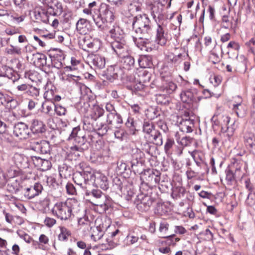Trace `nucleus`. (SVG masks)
<instances>
[{"label":"nucleus","instance_id":"nucleus-1","mask_svg":"<svg viewBox=\"0 0 255 255\" xmlns=\"http://www.w3.org/2000/svg\"><path fill=\"white\" fill-rule=\"evenodd\" d=\"M78 204V202L72 198L68 199L64 202L59 201L54 204L52 213L61 220L66 221L71 218L73 210Z\"/></svg>","mask_w":255,"mask_h":255},{"label":"nucleus","instance_id":"nucleus-2","mask_svg":"<svg viewBox=\"0 0 255 255\" xmlns=\"http://www.w3.org/2000/svg\"><path fill=\"white\" fill-rule=\"evenodd\" d=\"M92 18L97 27L103 30L105 23L114 22L115 15L110 6L102 3L99 8L93 10Z\"/></svg>","mask_w":255,"mask_h":255},{"label":"nucleus","instance_id":"nucleus-3","mask_svg":"<svg viewBox=\"0 0 255 255\" xmlns=\"http://www.w3.org/2000/svg\"><path fill=\"white\" fill-rule=\"evenodd\" d=\"M151 22L145 14L138 15L134 17L132 23L133 28L137 33L150 34L151 33Z\"/></svg>","mask_w":255,"mask_h":255},{"label":"nucleus","instance_id":"nucleus-4","mask_svg":"<svg viewBox=\"0 0 255 255\" xmlns=\"http://www.w3.org/2000/svg\"><path fill=\"white\" fill-rule=\"evenodd\" d=\"M91 170H83L82 172H78L74 174L73 180L75 184L79 186L81 188L86 191V195L89 196L90 192L89 189L91 188Z\"/></svg>","mask_w":255,"mask_h":255},{"label":"nucleus","instance_id":"nucleus-5","mask_svg":"<svg viewBox=\"0 0 255 255\" xmlns=\"http://www.w3.org/2000/svg\"><path fill=\"white\" fill-rule=\"evenodd\" d=\"M177 48H175L174 51H169L165 54L164 67L173 70L175 66L185 60L187 55L184 53L177 52Z\"/></svg>","mask_w":255,"mask_h":255},{"label":"nucleus","instance_id":"nucleus-6","mask_svg":"<svg viewBox=\"0 0 255 255\" xmlns=\"http://www.w3.org/2000/svg\"><path fill=\"white\" fill-rule=\"evenodd\" d=\"M143 131L146 134L148 141L157 145L162 144V137L161 133L155 129L153 124L149 121L144 122L143 125Z\"/></svg>","mask_w":255,"mask_h":255},{"label":"nucleus","instance_id":"nucleus-7","mask_svg":"<svg viewBox=\"0 0 255 255\" xmlns=\"http://www.w3.org/2000/svg\"><path fill=\"white\" fill-rule=\"evenodd\" d=\"M90 192V195H91L94 199L90 201V203L94 206L100 207L103 211H106L108 210L110 204V200L109 198L101 190L98 189L92 190L91 192Z\"/></svg>","mask_w":255,"mask_h":255},{"label":"nucleus","instance_id":"nucleus-8","mask_svg":"<svg viewBox=\"0 0 255 255\" xmlns=\"http://www.w3.org/2000/svg\"><path fill=\"white\" fill-rule=\"evenodd\" d=\"M91 183L97 187H100L104 190L109 188V183L107 177L100 172L93 171L91 169Z\"/></svg>","mask_w":255,"mask_h":255},{"label":"nucleus","instance_id":"nucleus-9","mask_svg":"<svg viewBox=\"0 0 255 255\" xmlns=\"http://www.w3.org/2000/svg\"><path fill=\"white\" fill-rule=\"evenodd\" d=\"M111 46L119 57L128 54V46L123 39L115 40L111 43Z\"/></svg>","mask_w":255,"mask_h":255},{"label":"nucleus","instance_id":"nucleus-10","mask_svg":"<svg viewBox=\"0 0 255 255\" xmlns=\"http://www.w3.org/2000/svg\"><path fill=\"white\" fill-rule=\"evenodd\" d=\"M98 44L99 41L97 39H93L89 35H86L80 42L82 48L85 51L97 50L99 49Z\"/></svg>","mask_w":255,"mask_h":255},{"label":"nucleus","instance_id":"nucleus-11","mask_svg":"<svg viewBox=\"0 0 255 255\" xmlns=\"http://www.w3.org/2000/svg\"><path fill=\"white\" fill-rule=\"evenodd\" d=\"M155 42L162 46H164L168 41V33L165 28L160 24H158L156 30Z\"/></svg>","mask_w":255,"mask_h":255},{"label":"nucleus","instance_id":"nucleus-12","mask_svg":"<svg viewBox=\"0 0 255 255\" xmlns=\"http://www.w3.org/2000/svg\"><path fill=\"white\" fill-rule=\"evenodd\" d=\"M249 61L244 55L237 58L233 64V67L236 72L245 73L248 69Z\"/></svg>","mask_w":255,"mask_h":255},{"label":"nucleus","instance_id":"nucleus-13","mask_svg":"<svg viewBox=\"0 0 255 255\" xmlns=\"http://www.w3.org/2000/svg\"><path fill=\"white\" fill-rule=\"evenodd\" d=\"M42 190V185L39 183H36L33 186L25 188L23 194L26 199L30 200L38 196L41 193Z\"/></svg>","mask_w":255,"mask_h":255},{"label":"nucleus","instance_id":"nucleus-14","mask_svg":"<svg viewBox=\"0 0 255 255\" xmlns=\"http://www.w3.org/2000/svg\"><path fill=\"white\" fill-rule=\"evenodd\" d=\"M29 133V131L27 125L23 123H18L14 127L13 134L19 139L26 138Z\"/></svg>","mask_w":255,"mask_h":255},{"label":"nucleus","instance_id":"nucleus-15","mask_svg":"<svg viewBox=\"0 0 255 255\" xmlns=\"http://www.w3.org/2000/svg\"><path fill=\"white\" fill-rule=\"evenodd\" d=\"M87 60L89 64L93 65L99 69L104 68L106 65L105 58L99 54H89Z\"/></svg>","mask_w":255,"mask_h":255},{"label":"nucleus","instance_id":"nucleus-16","mask_svg":"<svg viewBox=\"0 0 255 255\" xmlns=\"http://www.w3.org/2000/svg\"><path fill=\"white\" fill-rule=\"evenodd\" d=\"M212 121L216 125H220L221 128H227L230 121V118L226 113H223L214 115L212 118Z\"/></svg>","mask_w":255,"mask_h":255},{"label":"nucleus","instance_id":"nucleus-17","mask_svg":"<svg viewBox=\"0 0 255 255\" xmlns=\"http://www.w3.org/2000/svg\"><path fill=\"white\" fill-rule=\"evenodd\" d=\"M93 225L94 223L89 219L87 215H84L83 217L80 218L78 220L79 229L84 233H87L90 231V229H92Z\"/></svg>","mask_w":255,"mask_h":255},{"label":"nucleus","instance_id":"nucleus-18","mask_svg":"<svg viewBox=\"0 0 255 255\" xmlns=\"http://www.w3.org/2000/svg\"><path fill=\"white\" fill-rule=\"evenodd\" d=\"M151 11V15L154 20L157 21L156 16L157 14L161 12L164 9V4L161 3L160 0H153L148 5Z\"/></svg>","mask_w":255,"mask_h":255},{"label":"nucleus","instance_id":"nucleus-19","mask_svg":"<svg viewBox=\"0 0 255 255\" xmlns=\"http://www.w3.org/2000/svg\"><path fill=\"white\" fill-rule=\"evenodd\" d=\"M50 239L47 235L41 234L39 235L38 241L33 243V246H37L40 250H47L50 245Z\"/></svg>","mask_w":255,"mask_h":255},{"label":"nucleus","instance_id":"nucleus-20","mask_svg":"<svg viewBox=\"0 0 255 255\" xmlns=\"http://www.w3.org/2000/svg\"><path fill=\"white\" fill-rule=\"evenodd\" d=\"M48 12H48L44 8L37 7L34 11L35 18L44 23L50 24V18L48 14Z\"/></svg>","mask_w":255,"mask_h":255},{"label":"nucleus","instance_id":"nucleus-21","mask_svg":"<svg viewBox=\"0 0 255 255\" xmlns=\"http://www.w3.org/2000/svg\"><path fill=\"white\" fill-rule=\"evenodd\" d=\"M120 71V69L119 66L112 65L108 67L105 71L104 75L108 80L112 82L118 78Z\"/></svg>","mask_w":255,"mask_h":255},{"label":"nucleus","instance_id":"nucleus-22","mask_svg":"<svg viewBox=\"0 0 255 255\" xmlns=\"http://www.w3.org/2000/svg\"><path fill=\"white\" fill-rule=\"evenodd\" d=\"M46 56L44 54L37 52L32 54L31 61L33 64L38 68H41L46 65Z\"/></svg>","mask_w":255,"mask_h":255},{"label":"nucleus","instance_id":"nucleus-23","mask_svg":"<svg viewBox=\"0 0 255 255\" xmlns=\"http://www.w3.org/2000/svg\"><path fill=\"white\" fill-rule=\"evenodd\" d=\"M76 29L80 34L86 35L90 31L88 21L84 18H80L76 23Z\"/></svg>","mask_w":255,"mask_h":255},{"label":"nucleus","instance_id":"nucleus-24","mask_svg":"<svg viewBox=\"0 0 255 255\" xmlns=\"http://www.w3.org/2000/svg\"><path fill=\"white\" fill-rule=\"evenodd\" d=\"M12 160L19 168H24L28 166L27 159L22 154L15 153L12 157Z\"/></svg>","mask_w":255,"mask_h":255},{"label":"nucleus","instance_id":"nucleus-25","mask_svg":"<svg viewBox=\"0 0 255 255\" xmlns=\"http://www.w3.org/2000/svg\"><path fill=\"white\" fill-rule=\"evenodd\" d=\"M107 122L109 125L117 128L123 123L122 117L115 113H109L107 116Z\"/></svg>","mask_w":255,"mask_h":255},{"label":"nucleus","instance_id":"nucleus-26","mask_svg":"<svg viewBox=\"0 0 255 255\" xmlns=\"http://www.w3.org/2000/svg\"><path fill=\"white\" fill-rule=\"evenodd\" d=\"M153 203V200L149 196H144L137 204V208L141 212L148 211Z\"/></svg>","mask_w":255,"mask_h":255},{"label":"nucleus","instance_id":"nucleus-27","mask_svg":"<svg viewBox=\"0 0 255 255\" xmlns=\"http://www.w3.org/2000/svg\"><path fill=\"white\" fill-rule=\"evenodd\" d=\"M247 166L246 163H244L243 161H235L230 167L232 170H234V172L236 174L237 178H240L243 177L245 174V172L242 170L243 166Z\"/></svg>","mask_w":255,"mask_h":255},{"label":"nucleus","instance_id":"nucleus-28","mask_svg":"<svg viewBox=\"0 0 255 255\" xmlns=\"http://www.w3.org/2000/svg\"><path fill=\"white\" fill-rule=\"evenodd\" d=\"M179 128L182 132L189 133L193 131L194 121L190 119H182L179 125Z\"/></svg>","mask_w":255,"mask_h":255},{"label":"nucleus","instance_id":"nucleus-29","mask_svg":"<svg viewBox=\"0 0 255 255\" xmlns=\"http://www.w3.org/2000/svg\"><path fill=\"white\" fill-rule=\"evenodd\" d=\"M60 232L57 236L58 240L62 242H66L72 235L71 231L64 226L59 227Z\"/></svg>","mask_w":255,"mask_h":255},{"label":"nucleus","instance_id":"nucleus-30","mask_svg":"<svg viewBox=\"0 0 255 255\" xmlns=\"http://www.w3.org/2000/svg\"><path fill=\"white\" fill-rule=\"evenodd\" d=\"M91 233V238L95 241H98L100 240L104 236V231L103 230V227H101V225L98 226H92Z\"/></svg>","mask_w":255,"mask_h":255},{"label":"nucleus","instance_id":"nucleus-31","mask_svg":"<svg viewBox=\"0 0 255 255\" xmlns=\"http://www.w3.org/2000/svg\"><path fill=\"white\" fill-rule=\"evenodd\" d=\"M128 54L121 56L122 58L121 63L123 68L125 69L129 70L134 65V58Z\"/></svg>","mask_w":255,"mask_h":255},{"label":"nucleus","instance_id":"nucleus-32","mask_svg":"<svg viewBox=\"0 0 255 255\" xmlns=\"http://www.w3.org/2000/svg\"><path fill=\"white\" fill-rule=\"evenodd\" d=\"M45 126L42 122L38 121L36 119L32 120L31 129V130L35 133H42L45 130Z\"/></svg>","mask_w":255,"mask_h":255},{"label":"nucleus","instance_id":"nucleus-33","mask_svg":"<svg viewBox=\"0 0 255 255\" xmlns=\"http://www.w3.org/2000/svg\"><path fill=\"white\" fill-rule=\"evenodd\" d=\"M165 239L164 241L161 242L162 245H165L168 247H174L176 245V243L179 242L180 240L179 238L176 237L175 235H172L170 236H162L161 237Z\"/></svg>","mask_w":255,"mask_h":255},{"label":"nucleus","instance_id":"nucleus-34","mask_svg":"<svg viewBox=\"0 0 255 255\" xmlns=\"http://www.w3.org/2000/svg\"><path fill=\"white\" fill-rule=\"evenodd\" d=\"M244 143L247 148L255 149V135L251 132L246 133L244 137Z\"/></svg>","mask_w":255,"mask_h":255},{"label":"nucleus","instance_id":"nucleus-35","mask_svg":"<svg viewBox=\"0 0 255 255\" xmlns=\"http://www.w3.org/2000/svg\"><path fill=\"white\" fill-rule=\"evenodd\" d=\"M63 12L62 3L57 0H55L53 3L52 7L49 9V13L52 15H60Z\"/></svg>","mask_w":255,"mask_h":255},{"label":"nucleus","instance_id":"nucleus-36","mask_svg":"<svg viewBox=\"0 0 255 255\" xmlns=\"http://www.w3.org/2000/svg\"><path fill=\"white\" fill-rule=\"evenodd\" d=\"M104 113V110L98 105H94L91 111L90 117L92 119L96 121L102 117Z\"/></svg>","mask_w":255,"mask_h":255},{"label":"nucleus","instance_id":"nucleus-37","mask_svg":"<svg viewBox=\"0 0 255 255\" xmlns=\"http://www.w3.org/2000/svg\"><path fill=\"white\" fill-rule=\"evenodd\" d=\"M133 41L136 46L141 50H146L147 45L150 43L149 39L143 37H133Z\"/></svg>","mask_w":255,"mask_h":255},{"label":"nucleus","instance_id":"nucleus-38","mask_svg":"<svg viewBox=\"0 0 255 255\" xmlns=\"http://www.w3.org/2000/svg\"><path fill=\"white\" fill-rule=\"evenodd\" d=\"M185 189L181 186L175 187L171 194V197L173 199L177 200L183 196L185 193Z\"/></svg>","mask_w":255,"mask_h":255},{"label":"nucleus","instance_id":"nucleus-39","mask_svg":"<svg viewBox=\"0 0 255 255\" xmlns=\"http://www.w3.org/2000/svg\"><path fill=\"white\" fill-rule=\"evenodd\" d=\"M162 91L167 94L173 93L177 88L176 85L172 81L166 82L162 87Z\"/></svg>","mask_w":255,"mask_h":255},{"label":"nucleus","instance_id":"nucleus-40","mask_svg":"<svg viewBox=\"0 0 255 255\" xmlns=\"http://www.w3.org/2000/svg\"><path fill=\"white\" fill-rule=\"evenodd\" d=\"M226 180L228 184L232 185L233 182L235 181L236 179L238 178L236 174L234 172V170H232L230 167L226 169Z\"/></svg>","mask_w":255,"mask_h":255},{"label":"nucleus","instance_id":"nucleus-41","mask_svg":"<svg viewBox=\"0 0 255 255\" xmlns=\"http://www.w3.org/2000/svg\"><path fill=\"white\" fill-rule=\"evenodd\" d=\"M180 98L183 102L189 103L193 100V94L189 90L183 91L180 94Z\"/></svg>","mask_w":255,"mask_h":255},{"label":"nucleus","instance_id":"nucleus-42","mask_svg":"<svg viewBox=\"0 0 255 255\" xmlns=\"http://www.w3.org/2000/svg\"><path fill=\"white\" fill-rule=\"evenodd\" d=\"M192 143L195 144L196 147H197L198 143L194 138L190 136H185L181 138L179 144L184 147H186L190 146Z\"/></svg>","mask_w":255,"mask_h":255},{"label":"nucleus","instance_id":"nucleus-43","mask_svg":"<svg viewBox=\"0 0 255 255\" xmlns=\"http://www.w3.org/2000/svg\"><path fill=\"white\" fill-rule=\"evenodd\" d=\"M209 61L213 64L221 65V67L224 66V64L223 63H221V56L214 52H212L210 53Z\"/></svg>","mask_w":255,"mask_h":255},{"label":"nucleus","instance_id":"nucleus-44","mask_svg":"<svg viewBox=\"0 0 255 255\" xmlns=\"http://www.w3.org/2000/svg\"><path fill=\"white\" fill-rule=\"evenodd\" d=\"M20 184L17 180H11L7 185V190L12 193H16L20 189Z\"/></svg>","mask_w":255,"mask_h":255},{"label":"nucleus","instance_id":"nucleus-45","mask_svg":"<svg viewBox=\"0 0 255 255\" xmlns=\"http://www.w3.org/2000/svg\"><path fill=\"white\" fill-rule=\"evenodd\" d=\"M149 178H151V181L149 180L151 184H158L160 181V173L158 171H152L148 176Z\"/></svg>","mask_w":255,"mask_h":255},{"label":"nucleus","instance_id":"nucleus-46","mask_svg":"<svg viewBox=\"0 0 255 255\" xmlns=\"http://www.w3.org/2000/svg\"><path fill=\"white\" fill-rule=\"evenodd\" d=\"M54 106L55 105L53 102L51 103L49 101L45 102L42 105V110L44 113L51 115Z\"/></svg>","mask_w":255,"mask_h":255},{"label":"nucleus","instance_id":"nucleus-47","mask_svg":"<svg viewBox=\"0 0 255 255\" xmlns=\"http://www.w3.org/2000/svg\"><path fill=\"white\" fill-rule=\"evenodd\" d=\"M175 144L174 140L173 138L167 137L164 145V150L166 154L171 153V149Z\"/></svg>","mask_w":255,"mask_h":255},{"label":"nucleus","instance_id":"nucleus-48","mask_svg":"<svg viewBox=\"0 0 255 255\" xmlns=\"http://www.w3.org/2000/svg\"><path fill=\"white\" fill-rule=\"evenodd\" d=\"M5 52L8 54L20 55L21 53V49L18 46L10 45L9 47L5 49Z\"/></svg>","mask_w":255,"mask_h":255},{"label":"nucleus","instance_id":"nucleus-49","mask_svg":"<svg viewBox=\"0 0 255 255\" xmlns=\"http://www.w3.org/2000/svg\"><path fill=\"white\" fill-rule=\"evenodd\" d=\"M194 161L196 162L197 164L198 165V160H202L203 158L202 152L198 150H194L193 151L189 152Z\"/></svg>","mask_w":255,"mask_h":255},{"label":"nucleus","instance_id":"nucleus-50","mask_svg":"<svg viewBox=\"0 0 255 255\" xmlns=\"http://www.w3.org/2000/svg\"><path fill=\"white\" fill-rule=\"evenodd\" d=\"M223 26L226 28H231L233 25L232 18L227 15H224L222 19Z\"/></svg>","mask_w":255,"mask_h":255},{"label":"nucleus","instance_id":"nucleus-51","mask_svg":"<svg viewBox=\"0 0 255 255\" xmlns=\"http://www.w3.org/2000/svg\"><path fill=\"white\" fill-rule=\"evenodd\" d=\"M210 81L214 87H217L221 83L222 77L219 75H213L210 78Z\"/></svg>","mask_w":255,"mask_h":255},{"label":"nucleus","instance_id":"nucleus-52","mask_svg":"<svg viewBox=\"0 0 255 255\" xmlns=\"http://www.w3.org/2000/svg\"><path fill=\"white\" fill-rule=\"evenodd\" d=\"M234 130L233 128H230L229 127L224 128V127H222L221 128V131L224 134V136L227 137L228 140H230L233 136Z\"/></svg>","mask_w":255,"mask_h":255},{"label":"nucleus","instance_id":"nucleus-53","mask_svg":"<svg viewBox=\"0 0 255 255\" xmlns=\"http://www.w3.org/2000/svg\"><path fill=\"white\" fill-rule=\"evenodd\" d=\"M37 146L35 148L39 150L42 153L45 154L49 151V146L45 142H41L40 143H37Z\"/></svg>","mask_w":255,"mask_h":255},{"label":"nucleus","instance_id":"nucleus-54","mask_svg":"<svg viewBox=\"0 0 255 255\" xmlns=\"http://www.w3.org/2000/svg\"><path fill=\"white\" fill-rule=\"evenodd\" d=\"M9 73H11V69L9 67L6 66L0 67V77H9Z\"/></svg>","mask_w":255,"mask_h":255},{"label":"nucleus","instance_id":"nucleus-55","mask_svg":"<svg viewBox=\"0 0 255 255\" xmlns=\"http://www.w3.org/2000/svg\"><path fill=\"white\" fill-rule=\"evenodd\" d=\"M80 60L77 59L74 57H72L71 58V65L67 66L66 68L69 69L71 71L77 70V66L80 64Z\"/></svg>","mask_w":255,"mask_h":255},{"label":"nucleus","instance_id":"nucleus-56","mask_svg":"<svg viewBox=\"0 0 255 255\" xmlns=\"http://www.w3.org/2000/svg\"><path fill=\"white\" fill-rule=\"evenodd\" d=\"M169 225L166 222H161L159 225V231L162 236H166L169 229Z\"/></svg>","mask_w":255,"mask_h":255},{"label":"nucleus","instance_id":"nucleus-57","mask_svg":"<svg viewBox=\"0 0 255 255\" xmlns=\"http://www.w3.org/2000/svg\"><path fill=\"white\" fill-rule=\"evenodd\" d=\"M54 91L53 89H47L44 94V98L47 101H53L54 98Z\"/></svg>","mask_w":255,"mask_h":255},{"label":"nucleus","instance_id":"nucleus-58","mask_svg":"<svg viewBox=\"0 0 255 255\" xmlns=\"http://www.w3.org/2000/svg\"><path fill=\"white\" fill-rule=\"evenodd\" d=\"M26 93L32 97H37L39 95V90L38 88L30 85Z\"/></svg>","mask_w":255,"mask_h":255},{"label":"nucleus","instance_id":"nucleus-59","mask_svg":"<svg viewBox=\"0 0 255 255\" xmlns=\"http://www.w3.org/2000/svg\"><path fill=\"white\" fill-rule=\"evenodd\" d=\"M56 220L53 218L46 217L44 221V224L48 228H51L56 224Z\"/></svg>","mask_w":255,"mask_h":255},{"label":"nucleus","instance_id":"nucleus-60","mask_svg":"<svg viewBox=\"0 0 255 255\" xmlns=\"http://www.w3.org/2000/svg\"><path fill=\"white\" fill-rule=\"evenodd\" d=\"M13 2L20 8H25L28 6L27 0H13Z\"/></svg>","mask_w":255,"mask_h":255},{"label":"nucleus","instance_id":"nucleus-61","mask_svg":"<svg viewBox=\"0 0 255 255\" xmlns=\"http://www.w3.org/2000/svg\"><path fill=\"white\" fill-rule=\"evenodd\" d=\"M55 112L58 116L64 115L66 113V110L65 108L60 105H56L54 106Z\"/></svg>","mask_w":255,"mask_h":255},{"label":"nucleus","instance_id":"nucleus-62","mask_svg":"<svg viewBox=\"0 0 255 255\" xmlns=\"http://www.w3.org/2000/svg\"><path fill=\"white\" fill-rule=\"evenodd\" d=\"M25 17V15L23 14L18 15L17 13H13L11 15L12 20L17 23L23 21Z\"/></svg>","mask_w":255,"mask_h":255},{"label":"nucleus","instance_id":"nucleus-63","mask_svg":"<svg viewBox=\"0 0 255 255\" xmlns=\"http://www.w3.org/2000/svg\"><path fill=\"white\" fill-rule=\"evenodd\" d=\"M228 49H232L236 51H239L240 49V45L239 43L235 41H231L227 45Z\"/></svg>","mask_w":255,"mask_h":255},{"label":"nucleus","instance_id":"nucleus-64","mask_svg":"<svg viewBox=\"0 0 255 255\" xmlns=\"http://www.w3.org/2000/svg\"><path fill=\"white\" fill-rule=\"evenodd\" d=\"M167 18V15L165 11L162 10L161 12H159V14H157L156 19L157 22L158 24H160L162 21L166 20Z\"/></svg>","mask_w":255,"mask_h":255}]
</instances>
